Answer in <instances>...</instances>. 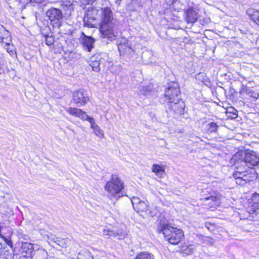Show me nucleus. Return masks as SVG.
<instances>
[{
    "mask_svg": "<svg viewBox=\"0 0 259 259\" xmlns=\"http://www.w3.org/2000/svg\"><path fill=\"white\" fill-rule=\"evenodd\" d=\"M92 13L94 17L84 18V25L88 27H95L94 21L98 20L100 37L109 41L115 39L117 35L116 20L111 9L109 7L93 8Z\"/></svg>",
    "mask_w": 259,
    "mask_h": 259,
    "instance_id": "f257e3e1",
    "label": "nucleus"
},
{
    "mask_svg": "<svg viewBox=\"0 0 259 259\" xmlns=\"http://www.w3.org/2000/svg\"><path fill=\"white\" fill-rule=\"evenodd\" d=\"M157 231L162 233L165 240L172 244H177L184 236L182 230L172 227L164 221L160 222Z\"/></svg>",
    "mask_w": 259,
    "mask_h": 259,
    "instance_id": "f03ea898",
    "label": "nucleus"
},
{
    "mask_svg": "<svg viewBox=\"0 0 259 259\" xmlns=\"http://www.w3.org/2000/svg\"><path fill=\"white\" fill-rule=\"evenodd\" d=\"M104 188L109 198L118 199L122 196L119 194L123 189V182L117 175H112L110 180L106 183Z\"/></svg>",
    "mask_w": 259,
    "mask_h": 259,
    "instance_id": "7ed1b4c3",
    "label": "nucleus"
},
{
    "mask_svg": "<svg viewBox=\"0 0 259 259\" xmlns=\"http://www.w3.org/2000/svg\"><path fill=\"white\" fill-rule=\"evenodd\" d=\"M118 49L120 55L125 59H130L134 57L135 52L129 41L124 37H121L117 41Z\"/></svg>",
    "mask_w": 259,
    "mask_h": 259,
    "instance_id": "20e7f679",
    "label": "nucleus"
},
{
    "mask_svg": "<svg viewBox=\"0 0 259 259\" xmlns=\"http://www.w3.org/2000/svg\"><path fill=\"white\" fill-rule=\"evenodd\" d=\"M46 15L54 27L59 28L61 26L63 19V14L61 10L54 8L50 9L47 11Z\"/></svg>",
    "mask_w": 259,
    "mask_h": 259,
    "instance_id": "39448f33",
    "label": "nucleus"
},
{
    "mask_svg": "<svg viewBox=\"0 0 259 259\" xmlns=\"http://www.w3.org/2000/svg\"><path fill=\"white\" fill-rule=\"evenodd\" d=\"M180 93L178 83L172 82L168 84L165 90L164 95L168 102L172 101V100L176 102L180 100Z\"/></svg>",
    "mask_w": 259,
    "mask_h": 259,
    "instance_id": "423d86ee",
    "label": "nucleus"
},
{
    "mask_svg": "<svg viewBox=\"0 0 259 259\" xmlns=\"http://www.w3.org/2000/svg\"><path fill=\"white\" fill-rule=\"evenodd\" d=\"M241 166L253 169L259 167V157L254 152L245 153L241 160Z\"/></svg>",
    "mask_w": 259,
    "mask_h": 259,
    "instance_id": "0eeeda50",
    "label": "nucleus"
},
{
    "mask_svg": "<svg viewBox=\"0 0 259 259\" xmlns=\"http://www.w3.org/2000/svg\"><path fill=\"white\" fill-rule=\"evenodd\" d=\"M103 234L104 236L117 237L121 240L125 237L127 232L125 226L120 228H113L112 229H104L103 231Z\"/></svg>",
    "mask_w": 259,
    "mask_h": 259,
    "instance_id": "6e6552de",
    "label": "nucleus"
},
{
    "mask_svg": "<svg viewBox=\"0 0 259 259\" xmlns=\"http://www.w3.org/2000/svg\"><path fill=\"white\" fill-rule=\"evenodd\" d=\"M244 167L245 169L243 170L242 166H238L237 167V170H236L233 175V177L236 180V183L239 185L243 184V181H250L251 179V177L248 172V168H246L244 166Z\"/></svg>",
    "mask_w": 259,
    "mask_h": 259,
    "instance_id": "1a4fd4ad",
    "label": "nucleus"
},
{
    "mask_svg": "<svg viewBox=\"0 0 259 259\" xmlns=\"http://www.w3.org/2000/svg\"><path fill=\"white\" fill-rule=\"evenodd\" d=\"M89 100L86 92L83 90L80 89L73 93V102L78 106L85 105Z\"/></svg>",
    "mask_w": 259,
    "mask_h": 259,
    "instance_id": "9d476101",
    "label": "nucleus"
},
{
    "mask_svg": "<svg viewBox=\"0 0 259 259\" xmlns=\"http://www.w3.org/2000/svg\"><path fill=\"white\" fill-rule=\"evenodd\" d=\"M184 103L180 100L175 102L174 100L168 102L166 108L167 111L173 112L175 114H182L184 109Z\"/></svg>",
    "mask_w": 259,
    "mask_h": 259,
    "instance_id": "9b49d317",
    "label": "nucleus"
},
{
    "mask_svg": "<svg viewBox=\"0 0 259 259\" xmlns=\"http://www.w3.org/2000/svg\"><path fill=\"white\" fill-rule=\"evenodd\" d=\"M222 195H209L202 199L205 205H208L210 208H215L220 205L221 202Z\"/></svg>",
    "mask_w": 259,
    "mask_h": 259,
    "instance_id": "f8f14e48",
    "label": "nucleus"
},
{
    "mask_svg": "<svg viewBox=\"0 0 259 259\" xmlns=\"http://www.w3.org/2000/svg\"><path fill=\"white\" fill-rule=\"evenodd\" d=\"M12 234L13 230L10 226H4L3 224H1L0 237L3 238L9 245H11L12 244L11 239V237Z\"/></svg>",
    "mask_w": 259,
    "mask_h": 259,
    "instance_id": "ddd939ff",
    "label": "nucleus"
},
{
    "mask_svg": "<svg viewBox=\"0 0 259 259\" xmlns=\"http://www.w3.org/2000/svg\"><path fill=\"white\" fill-rule=\"evenodd\" d=\"M131 202L133 206L138 212L146 211L147 209V204L138 197H133Z\"/></svg>",
    "mask_w": 259,
    "mask_h": 259,
    "instance_id": "4468645a",
    "label": "nucleus"
},
{
    "mask_svg": "<svg viewBox=\"0 0 259 259\" xmlns=\"http://www.w3.org/2000/svg\"><path fill=\"white\" fill-rule=\"evenodd\" d=\"M67 112L70 114L75 116L82 120H89L91 117H89L85 112L82 110L75 108L70 107L66 109Z\"/></svg>",
    "mask_w": 259,
    "mask_h": 259,
    "instance_id": "2eb2a0df",
    "label": "nucleus"
},
{
    "mask_svg": "<svg viewBox=\"0 0 259 259\" xmlns=\"http://www.w3.org/2000/svg\"><path fill=\"white\" fill-rule=\"evenodd\" d=\"M11 39L10 32L3 25L0 24V42L1 44L5 42L8 44V42H10Z\"/></svg>",
    "mask_w": 259,
    "mask_h": 259,
    "instance_id": "dca6fc26",
    "label": "nucleus"
},
{
    "mask_svg": "<svg viewBox=\"0 0 259 259\" xmlns=\"http://www.w3.org/2000/svg\"><path fill=\"white\" fill-rule=\"evenodd\" d=\"M21 248L24 257L28 256L30 257L34 251L33 245L30 243L22 242Z\"/></svg>",
    "mask_w": 259,
    "mask_h": 259,
    "instance_id": "f3484780",
    "label": "nucleus"
},
{
    "mask_svg": "<svg viewBox=\"0 0 259 259\" xmlns=\"http://www.w3.org/2000/svg\"><path fill=\"white\" fill-rule=\"evenodd\" d=\"M94 41V39L92 37L84 35L82 39V45L85 50L91 52L93 48Z\"/></svg>",
    "mask_w": 259,
    "mask_h": 259,
    "instance_id": "a211bd4d",
    "label": "nucleus"
},
{
    "mask_svg": "<svg viewBox=\"0 0 259 259\" xmlns=\"http://www.w3.org/2000/svg\"><path fill=\"white\" fill-rule=\"evenodd\" d=\"M198 19L197 13L192 8H189L186 11V19L188 22L194 23Z\"/></svg>",
    "mask_w": 259,
    "mask_h": 259,
    "instance_id": "6ab92c4d",
    "label": "nucleus"
},
{
    "mask_svg": "<svg viewBox=\"0 0 259 259\" xmlns=\"http://www.w3.org/2000/svg\"><path fill=\"white\" fill-rule=\"evenodd\" d=\"M88 120L91 123V127L94 130L95 135L99 137H103L104 133L101 128L95 123L94 119L91 117Z\"/></svg>",
    "mask_w": 259,
    "mask_h": 259,
    "instance_id": "aec40b11",
    "label": "nucleus"
},
{
    "mask_svg": "<svg viewBox=\"0 0 259 259\" xmlns=\"http://www.w3.org/2000/svg\"><path fill=\"white\" fill-rule=\"evenodd\" d=\"M152 171L155 173L157 177L162 178L164 173L165 169L163 166L154 164L152 167Z\"/></svg>",
    "mask_w": 259,
    "mask_h": 259,
    "instance_id": "412c9836",
    "label": "nucleus"
},
{
    "mask_svg": "<svg viewBox=\"0 0 259 259\" xmlns=\"http://www.w3.org/2000/svg\"><path fill=\"white\" fill-rule=\"evenodd\" d=\"M247 14L256 24L259 25V11L256 10H248L247 12Z\"/></svg>",
    "mask_w": 259,
    "mask_h": 259,
    "instance_id": "4be33fe9",
    "label": "nucleus"
},
{
    "mask_svg": "<svg viewBox=\"0 0 259 259\" xmlns=\"http://www.w3.org/2000/svg\"><path fill=\"white\" fill-rule=\"evenodd\" d=\"M47 252L44 249H38L34 251L30 258L34 259H45L47 257Z\"/></svg>",
    "mask_w": 259,
    "mask_h": 259,
    "instance_id": "5701e85b",
    "label": "nucleus"
},
{
    "mask_svg": "<svg viewBox=\"0 0 259 259\" xmlns=\"http://www.w3.org/2000/svg\"><path fill=\"white\" fill-rule=\"evenodd\" d=\"M2 46L6 49L7 52L9 53L10 56H13L16 55L15 48L13 45L12 44V39L10 42H8V44L4 43L2 44Z\"/></svg>",
    "mask_w": 259,
    "mask_h": 259,
    "instance_id": "b1692460",
    "label": "nucleus"
},
{
    "mask_svg": "<svg viewBox=\"0 0 259 259\" xmlns=\"http://www.w3.org/2000/svg\"><path fill=\"white\" fill-rule=\"evenodd\" d=\"M77 259H93V257L89 251L83 249L78 253Z\"/></svg>",
    "mask_w": 259,
    "mask_h": 259,
    "instance_id": "393cba45",
    "label": "nucleus"
},
{
    "mask_svg": "<svg viewBox=\"0 0 259 259\" xmlns=\"http://www.w3.org/2000/svg\"><path fill=\"white\" fill-rule=\"evenodd\" d=\"M135 259H154V255L148 252H143L139 253Z\"/></svg>",
    "mask_w": 259,
    "mask_h": 259,
    "instance_id": "a878e982",
    "label": "nucleus"
},
{
    "mask_svg": "<svg viewBox=\"0 0 259 259\" xmlns=\"http://www.w3.org/2000/svg\"><path fill=\"white\" fill-rule=\"evenodd\" d=\"M159 212V208L155 206H151L149 209H147L146 212V213L151 217H153L156 215Z\"/></svg>",
    "mask_w": 259,
    "mask_h": 259,
    "instance_id": "bb28decb",
    "label": "nucleus"
},
{
    "mask_svg": "<svg viewBox=\"0 0 259 259\" xmlns=\"http://www.w3.org/2000/svg\"><path fill=\"white\" fill-rule=\"evenodd\" d=\"M99 65L100 62L98 60H94L93 58L91 59L90 66L92 68L93 71L97 72H99L100 70Z\"/></svg>",
    "mask_w": 259,
    "mask_h": 259,
    "instance_id": "cd10ccee",
    "label": "nucleus"
},
{
    "mask_svg": "<svg viewBox=\"0 0 259 259\" xmlns=\"http://www.w3.org/2000/svg\"><path fill=\"white\" fill-rule=\"evenodd\" d=\"M195 249V246L193 244H191L186 247H184L182 249V251L184 253L189 255L193 253Z\"/></svg>",
    "mask_w": 259,
    "mask_h": 259,
    "instance_id": "c85d7f7f",
    "label": "nucleus"
},
{
    "mask_svg": "<svg viewBox=\"0 0 259 259\" xmlns=\"http://www.w3.org/2000/svg\"><path fill=\"white\" fill-rule=\"evenodd\" d=\"M218 126L215 122H210L208 124L207 131L209 133H212L217 132Z\"/></svg>",
    "mask_w": 259,
    "mask_h": 259,
    "instance_id": "c756f323",
    "label": "nucleus"
},
{
    "mask_svg": "<svg viewBox=\"0 0 259 259\" xmlns=\"http://www.w3.org/2000/svg\"><path fill=\"white\" fill-rule=\"evenodd\" d=\"M50 239L54 242L56 243L59 245L63 246V245L62 244V242L64 241L63 239L57 238L55 236L52 235H51Z\"/></svg>",
    "mask_w": 259,
    "mask_h": 259,
    "instance_id": "7c9ffc66",
    "label": "nucleus"
},
{
    "mask_svg": "<svg viewBox=\"0 0 259 259\" xmlns=\"http://www.w3.org/2000/svg\"><path fill=\"white\" fill-rule=\"evenodd\" d=\"M256 202H259V194H254L252 195L251 200L250 202V204L251 205V204L255 203Z\"/></svg>",
    "mask_w": 259,
    "mask_h": 259,
    "instance_id": "2f4dec72",
    "label": "nucleus"
},
{
    "mask_svg": "<svg viewBox=\"0 0 259 259\" xmlns=\"http://www.w3.org/2000/svg\"><path fill=\"white\" fill-rule=\"evenodd\" d=\"M228 112L232 113V115L231 116L232 118H236L237 117L238 111L236 109L234 108H230L228 110Z\"/></svg>",
    "mask_w": 259,
    "mask_h": 259,
    "instance_id": "473e14b6",
    "label": "nucleus"
},
{
    "mask_svg": "<svg viewBox=\"0 0 259 259\" xmlns=\"http://www.w3.org/2000/svg\"><path fill=\"white\" fill-rule=\"evenodd\" d=\"M46 43L48 46H51L54 42V38L52 36H48L46 37Z\"/></svg>",
    "mask_w": 259,
    "mask_h": 259,
    "instance_id": "72a5a7b5",
    "label": "nucleus"
},
{
    "mask_svg": "<svg viewBox=\"0 0 259 259\" xmlns=\"http://www.w3.org/2000/svg\"><path fill=\"white\" fill-rule=\"evenodd\" d=\"M252 210L254 212H257L259 211V202L251 204Z\"/></svg>",
    "mask_w": 259,
    "mask_h": 259,
    "instance_id": "f704fd0d",
    "label": "nucleus"
},
{
    "mask_svg": "<svg viewBox=\"0 0 259 259\" xmlns=\"http://www.w3.org/2000/svg\"><path fill=\"white\" fill-rule=\"evenodd\" d=\"M5 62V60L3 58V56H0V74L2 73L4 71V69L3 68V65H4Z\"/></svg>",
    "mask_w": 259,
    "mask_h": 259,
    "instance_id": "c9c22d12",
    "label": "nucleus"
},
{
    "mask_svg": "<svg viewBox=\"0 0 259 259\" xmlns=\"http://www.w3.org/2000/svg\"><path fill=\"white\" fill-rule=\"evenodd\" d=\"M248 95L255 99H257L259 97V95L257 93H255L254 91H250L248 92Z\"/></svg>",
    "mask_w": 259,
    "mask_h": 259,
    "instance_id": "e433bc0d",
    "label": "nucleus"
},
{
    "mask_svg": "<svg viewBox=\"0 0 259 259\" xmlns=\"http://www.w3.org/2000/svg\"><path fill=\"white\" fill-rule=\"evenodd\" d=\"M83 5L92 4L96 0H80Z\"/></svg>",
    "mask_w": 259,
    "mask_h": 259,
    "instance_id": "4c0bfd02",
    "label": "nucleus"
},
{
    "mask_svg": "<svg viewBox=\"0 0 259 259\" xmlns=\"http://www.w3.org/2000/svg\"><path fill=\"white\" fill-rule=\"evenodd\" d=\"M6 253L8 254V252L6 250L0 253V259H8Z\"/></svg>",
    "mask_w": 259,
    "mask_h": 259,
    "instance_id": "58836bf2",
    "label": "nucleus"
},
{
    "mask_svg": "<svg viewBox=\"0 0 259 259\" xmlns=\"http://www.w3.org/2000/svg\"><path fill=\"white\" fill-rule=\"evenodd\" d=\"M19 1L23 5L27 4L30 2H34L33 0H19Z\"/></svg>",
    "mask_w": 259,
    "mask_h": 259,
    "instance_id": "ea45409f",
    "label": "nucleus"
},
{
    "mask_svg": "<svg viewBox=\"0 0 259 259\" xmlns=\"http://www.w3.org/2000/svg\"><path fill=\"white\" fill-rule=\"evenodd\" d=\"M4 251H5V249L3 248L2 244L0 243V253H2Z\"/></svg>",
    "mask_w": 259,
    "mask_h": 259,
    "instance_id": "a19ab883",
    "label": "nucleus"
},
{
    "mask_svg": "<svg viewBox=\"0 0 259 259\" xmlns=\"http://www.w3.org/2000/svg\"><path fill=\"white\" fill-rule=\"evenodd\" d=\"M44 0H33L34 3H41Z\"/></svg>",
    "mask_w": 259,
    "mask_h": 259,
    "instance_id": "79ce46f5",
    "label": "nucleus"
},
{
    "mask_svg": "<svg viewBox=\"0 0 259 259\" xmlns=\"http://www.w3.org/2000/svg\"><path fill=\"white\" fill-rule=\"evenodd\" d=\"M121 0H115V2L117 5H119Z\"/></svg>",
    "mask_w": 259,
    "mask_h": 259,
    "instance_id": "37998d69",
    "label": "nucleus"
}]
</instances>
